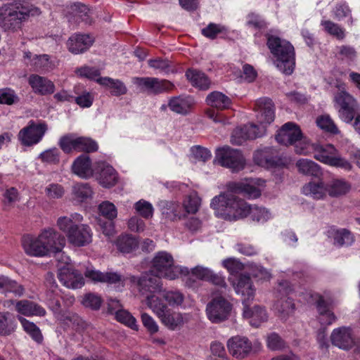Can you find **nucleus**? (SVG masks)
<instances>
[{"label": "nucleus", "instance_id": "obj_1", "mask_svg": "<svg viewBox=\"0 0 360 360\" xmlns=\"http://www.w3.org/2000/svg\"><path fill=\"white\" fill-rule=\"evenodd\" d=\"M259 179H247L240 181H231L227 184L228 191L215 196L210 206L216 214L225 219L237 220L247 217L250 205L238 198L235 193H240L248 198L260 196L261 191L257 186Z\"/></svg>", "mask_w": 360, "mask_h": 360}, {"label": "nucleus", "instance_id": "obj_2", "mask_svg": "<svg viewBox=\"0 0 360 360\" xmlns=\"http://www.w3.org/2000/svg\"><path fill=\"white\" fill-rule=\"evenodd\" d=\"M138 285L140 292L145 297V300L147 297L155 295L160 297L167 304V307L186 308L185 295L179 290L164 289L162 281L158 278L150 275L143 276L139 278Z\"/></svg>", "mask_w": 360, "mask_h": 360}, {"label": "nucleus", "instance_id": "obj_3", "mask_svg": "<svg viewBox=\"0 0 360 360\" xmlns=\"http://www.w3.org/2000/svg\"><path fill=\"white\" fill-rule=\"evenodd\" d=\"M83 217L79 213L60 217L56 221L58 228L65 233L68 242L75 247H84L92 242L93 232L87 224H80Z\"/></svg>", "mask_w": 360, "mask_h": 360}, {"label": "nucleus", "instance_id": "obj_4", "mask_svg": "<svg viewBox=\"0 0 360 360\" xmlns=\"http://www.w3.org/2000/svg\"><path fill=\"white\" fill-rule=\"evenodd\" d=\"M38 8L24 6L18 2L8 3L0 7V25L5 30L15 31L21 27L30 15H38Z\"/></svg>", "mask_w": 360, "mask_h": 360}, {"label": "nucleus", "instance_id": "obj_5", "mask_svg": "<svg viewBox=\"0 0 360 360\" xmlns=\"http://www.w3.org/2000/svg\"><path fill=\"white\" fill-rule=\"evenodd\" d=\"M267 46L276 58L277 68L286 75H291L295 66L293 46L289 41L274 36L268 37Z\"/></svg>", "mask_w": 360, "mask_h": 360}, {"label": "nucleus", "instance_id": "obj_6", "mask_svg": "<svg viewBox=\"0 0 360 360\" xmlns=\"http://www.w3.org/2000/svg\"><path fill=\"white\" fill-rule=\"evenodd\" d=\"M146 275H150L160 281L161 278L174 280L179 276L189 275V269L174 265L172 256L165 251H161L158 252L153 259L149 272L143 274L141 277Z\"/></svg>", "mask_w": 360, "mask_h": 360}, {"label": "nucleus", "instance_id": "obj_7", "mask_svg": "<svg viewBox=\"0 0 360 360\" xmlns=\"http://www.w3.org/2000/svg\"><path fill=\"white\" fill-rule=\"evenodd\" d=\"M146 304L170 330H174L184 323L183 314L169 313L167 304L158 296L153 295L147 297Z\"/></svg>", "mask_w": 360, "mask_h": 360}, {"label": "nucleus", "instance_id": "obj_8", "mask_svg": "<svg viewBox=\"0 0 360 360\" xmlns=\"http://www.w3.org/2000/svg\"><path fill=\"white\" fill-rule=\"evenodd\" d=\"M314 158L328 166L350 171L352 165L349 160L342 157L339 151L331 144L315 145Z\"/></svg>", "mask_w": 360, "mask_h": 360}, {"label": "nucleus", "instance_id": "obj_9", "mask_svg": "<svg viewBox=\"0 0 360 360\" xmlns=\"http://www.w3.org/2000/svg\"><path fill=\"white\" fill-rule=\"evenodd\" d=\"M214 162L233 172L243 169L245 166V159L241 151L227 146L216 150Z\"/></svg>", "mask_w": 360, "mask_h": 360}, {"label": "nucleus", "instance_id": "obj_10", "mask_svg": "<svg viewBox=\"0 0 360 360\" xmlns=\"http://www.w3.org/2000/svg\"><path fill=\"white\" fill-rule=\"evenodd\" d=\"M336 103L340 105L339 117L345 122H350L356 116L354 127L360 134L359 106L356 101L348 93L342 91L335 97Z\"/></svg>", "mask_w": 360, "mask_h": 360}, {"label": "nucleus", "instance_id": "obj_11", "mask_svg": "<svg viewBox=\"0 0 360 360\" xmlns=\"http://www.w3.org/2000/svg\"><path fill=\"white\" fill-rule=\"evenodd\" d=\"M47 131L48 125L45 122L30 120L27 125L20 130L18 139L22 146H32L41 141Z\"/></svg>", "mask_w": 360, "mask_h": 360}, {"label": "nucleus", "instance_id": "obj_12", "mask_svg": "<svg viewBox=\"0 0 360 360\" xmlns=\"http://www.w3.org/2000/svg\"><path fill=\"white\" fill-rule=\"evenodd\" d=\"M132 82L140 91L155 95L169 91L174 86L171 82L157 77H136L132 79Z\"/></svg>", "mask_w": 360, "mask_h": 360}, {"label": "nucleus", "instance_id": "obj_13", "mask_svg": "<svg viewBox=\"0 0 360 360\" xmlns=\"http://www.w3.org/2000/svg\"><path fill=\"white\" fill-rule=\"evenodd\" d=\"M232 310V304L224 297H214L206 306L208 319L214 323L227 320Z\"/></svg>", "mask_w": 360, "mask_h": 360}, {"label": "nucleus", "instance_id": "obj_14", "mask_svg": "<svg viewBox=\"0 0 360 360\" xmlns=\"http://www.w3.org/2000/svg\"><path fill=\"white\" fill-rule=\"evenodd\" d=\"M66 259L67 265L59 267L58 278L60 282L68 288H81L84 285V278L79 271L69 266L70 258L67 257Z\"/></svg>", "mask_w": 360, "mask_h": 360}, {"label": "nucleus", "instance_id": "obj_15", "mask_svg": "<svg viewBox=\"0 0 360 360\" xmlns=\"http://www.w3.org/2000/svg\"><path fill=\"white\" fill-rule=\"evenodd\" d=\"M38 237L47 255L60 252L64 245V237L52 228L43 230Z\"/></svg>", "mask_w": 360, "mask_h": 360}, {"label": "nucleus", "instance_id": "obj_16", "mask_svg": "<svg viewBox=\"0 0 360 360\" xmlns=\"http://www.w3.org/2000/svg\"><path fill=\"white\" fill-rule=\"evenodd\" d=\"M264 126L249 124L235 129L231 134V141L235 145H241L248 139H255L264 135Z\"/></svg>", "mask_w": 360, "mask_h": 360}, {"label": "nucleus", "instance_id": "obj_17", "mask_svg": "<svg viewBox=\"0 0 360 360\" xmlns=\"http://www.w3.org/2000/svg\"><path fill=\"white\" fill-rule=\"evenodd\" d=\"M330 341L334 346L346 351L355 345L352 330L346 326L335 328L331 333Z\"/></svg>", "mask_w": 360, "mask_h": 360}, {"label": "nucleus", "instance_id": "obj_18", "mask_svg": "<svg viewBox=\"0 0 360 360\" xmlns=\"http://www.w3.org/2000/svg\"><path fill=\"white\" fill-rule=\"evenodd\" d=\"M94 174L98 183L105 188L114 186L118 181L119 176L116 170L109 164L101 162L94 166Z\"/></svg>", "mask_w": 360, "mask_h": 360}, {"label": "nucleus", "instance_id": "obj_19", "mask_svg": "<svg viewBox=\"0 0 360 360\" xmlns=\"http://www.w3.org/2000/svg\"><path fill=\"white\" fill-rule=\"evenodd\" d=\"M301 138L302 131L299 126L293 122L283 124L276 136V141L284 146L295 145Z\"/></svg>", "mask_w": 360, "mask_h": 360}, {"label": "nucleus", "instance_id": "obj_20", "mask_svg": "<svg viewBox=\"0 0 360 360\" xmlns=\"http://www.w3.org/2000/svg\"><path fill=\"white\" fill-rule=\"evenodd\" d=\"M253 160L257 165L266 168L281 166L283 164V160L276 155L275 149L271 147L257 150L254 153Z\"/></svg>", "mask_w": 360, "mask_h": 360}, {"label": "nucleus", "instance_id": "obj_21", "mask_svg": "<svg viewBox=\"0 0 360 360\" xmlns=\"http://www.w3.org/2000/svg\"><path fill=\"white\" fill-rule=\"evenodd\" d=\"M229 353L236 359H244L252 350V343L243 336H233L226 343Z\"/></svg>", "mask_w": 360, "mask_h": 360}, {"label": "nucleus", "instance_id": "obj_22", "mask_svg": "<svg viewBox=\"0 0 360 360\" xmlns=\"http://www.w3.org/2000/svg\"><path fill=\"white\" fill-rule=\"evenodd\" d=\"M24 58L29 60V62H26L27 64L32 66L35 71L41 72H49L58 65L57 62L51 60L47 54L32 56V53L27 51L24 53Z\"/></svg>", "mask_w": 360, "mask_h": 360}, {"label": "nucleus", "instance_id": "obj_23", "mask_svg": "<svg viewBox=\"0 0 360 360\" xmlns=\"http://www.w3.org/2000/svg\"><path fill=\"white\" fill-rule=\"evenodd\" d=\"M11 304H14L12 300H7L4 302V307H9ZM15 310L18 313L25 316H44L46 314V310L38 304L23 300L15 302Z\"/></svg>", "mask_w": 360, "mask_h": 360}, {"label": "nucleus", "instance_id": "obj_24", "mask_svg": "<svg viewBox=\"0 0 360 360\" xmlns=\"http://www.w3.org/2000/svg\"><path fill=\"white\" fill-rule=\"evenodd\" d=\"M233 286L236 292L243 297V304L253 300L256 289L249 276L240 274L236 282L233 283Z\"/></svg>", "mask_w": 360, "mask_h": 360}, {"label": "nucleus", "instance_id": "obj_25", "mask_svg": "<svg viewBox=\"0 0 360 360\" xmlns=\"http://www.w3.org/2000/svg\"><path fill=\"white\" fill-rule=\"evenodd\" d=\"M256 117L261 124H270L274 120V107L273 102L268 98H259L255 102Z\"/></svg>", "mask_w": 360, "mask_h": 360}, {"label": "nucleus", "instance_id": "obj_26", "mask_svg": "<svg viewBox=\"0 0 360 360\" xmlns=\"http://www.w3.org/2000/svg\"><path fill=\"white\" fill-rule=\"evenodd\" d=\"M86 278L94 282L108 283L110 284L122 283L124 281V277L116 272H101L92 266H88L84 271Z\"/></svg>", "mask_w": 360, "mask_h": 360}, {"label": "nucleus", "instance_id": "obj_27", "mask_svg": "<svg viewBox=\"0 0 360 360\" xmlns=\"http://www.w3.org/2000/svg\"><path fill=\"white\" fill-rule=\"evenodd\" d=\"M190 274L200 280L209 281L216 285L226 286L224 277L219 274L214 273L212 269L207 267L198 265L189 269V274Z\"/></svg>", "mask_w": 360, "mask_h": 360}, {"label": "nucleus", "instance_id": "obj_28", "mask_svg": "<svg viewBox=\"0 0 360 360\" xmlns=\"http://www.w3.org/2000/svg\"><path fill=\"white\" fill-rule=\"evenodd\" d=\"M93 42V37L89 34H75L69 38L67 46L69 51L79 54L89 49Z\"/></svg>", "mask_w": 360, "mask_h": 360}, {"label": "nucleus", "instance_id": "obj_29", "mask_svg": "<svg viewBox=\"0 0 360 360\" xmlns=\"http://www.w3.org/2000/svg\"><path fill=\"white\" fill-rule=\"evenodd\" d=\"M28 83L33 91L40 95L51 94L55 91V85L52 81L38 75H31L28 78Z\"/></svg>", "mask_w": 360, "mask_h": 360}, {"label": "nucleus", "instance_id": "obj_30", "mask_svg": "<svg viewBox=\"0 0 360 360\" xmlns=\"http://www.w3.org/2000/svg\"><path fill=\"white\" fill-rule=\"evenodd\" d=\"M243 309V317L248 320L249 323L254 327H259L262 323L266 321L268 316L266 309L259 305L249 307L245 303Z\"/></svg>", "mask_w": 360, "mask_h": 360}, {"label": "nucleus", "instance_id": "obj_31", "mask_svg": "<svg viewBox=\"0 0 360 360\" xmlns=\"http://www.w3.org/2000/svg\"><path fill=\"white\" fill-rule=\"evenodd\" d=\"M194 104V100L193 97L190 96L172 97L168 102L169 109L180 115L188 114Z\"/></svg>", "mask_w": 360, "mask_h": 360}, {"label": "nucleus", "instance_id": "obj_32", "mask_svg": "<svg viewBox=\"0 0 360 360\" xmlns=\"http://www.w3.org/2000/svg\"><path fill=\"white\" fill-rule=\"evenodd\" d=\"M327 236L333 240L334 245L340 247L350 245L354 242L352 233L346 229H338L331 226L327 231Z\"/></svg>", "mask_w": 360, "mask_h": 360}, {"label": "nucleus", "instance_id": "obj_33", "mask_svg": "<svg viewBox=\"0 0 360 360\" xmlns=\"http://www.w3.org/2000/svg\"><path fill=\"white\" fill-rule=\"evenodd\" d=\"M162 214L169 221H178L186 217L179 202L161 201L159 203Z\"/></svg>", "mask_w": 360, "mask_h": 360}, {"label": "nucleus", "instance_id": "obj_34", "mask_svg": "<svg viewBox=\"0 0 360 360\" xmlns=\"http://www.w3.org/2000/svg\"><path fill=\"white\" fill-rule=\"evenodd\" d=\"M72 169L82 178L90 177L94 173V168L92 169L91 160L86 154L81 155L74 161Z\"/></svg>", "mask_w": 360, "mask_h": 360}, {"label": "nucleus", "instance_id": "obj_35", "mask_svg": "<svg viewBox=\"0 0 360 360\" xmlns=\"http://www.w3.org/2000/svg\"><path fill=\"white\" fill-rule=\"evenodd\" d=\"M22 247L25 253L32 257H44L48 255L39 237L24 236Z\"/></svg>", "mask_w": 360, "mask_h": 360}, {"label": "nucleus", "instance_id": "obj_36", "mask_svg": "<svg viewBox=\"0 0 360 360\" xmlns=\"http://www.w3.org/2000/svg\"><path fill=\"white\" fill-rule=\"evenodd\" d=\"M331 303L322 297H319L316 302L319 311V319L322 326H329L336 321V316L330 309Z\"/></svg>", "mask_w": 360, "mask_h": 360}, {"label": "nucleus", "instance_id": "obj_37", "mask_svg": "<svg viewBox=\"0 0 360 360\" xmlns=\"http://www.w3.org/2000/svg\"><path fill=\"white\" fill-rule=\"evenodd\" d=\"M302 193L314 200H323L327 195V185L321 181H310L302 187Z\"/></svg>", "mask_w": 360, "mask_h": 360}, {"label": "nucleus", "instance_id": "obj_38", "mask_svg": "<svg viewBox=\"0 0 360 360\" xmlns=\"http://www.w3.org/2000/svg\"><path fill=\"white\" fill-rule=\"evenodd\" d=\"M274 309L278 316L285 321L294 314L295 304L290 297L281 298L275 302Z\"/></svg>", "mask_w": 360, "mask_h": 360}, {"label": "nucleus", "instance_id": "obj_39", "mask_svg": "<svg viewBox=\"0 0 360 360\" xmlns=\"http://www.w3.org/2000/svg\"><path fill=\"white\" fill-rule=\"evenodd\" d=\"M208 105L219 110H224L231 108V99L222 92L214 91L209 94L206 98Z\"/></svg>", "mask_w": 360, "mask_h": 360}, {"label": "nucleus", "instance_id": "obj_40", "mask_svg": "<svg viewBox=\"0 0 360 360\" xmlns=\"http://www.w3.org/2000/svg\"><path fill=\"white\" fill-rule=\"evenodd\" d=\"M96 82L110 89L112 95L119 96L124 95L127 91L125 84L120 79H115L108 77H99L96 79Z\"/></svg>", "mask_w": 360, "mask_h": 360}, {"label": "nucleus", "instance_id": "obj_41", "mask_svg": "<svg viewBox=\"0 0 360 360\" xmlns=\"http://www.w3.org/2000/svg\"><path fill=\"white\" fill-rule=\"evenodd\" d=\"M186 76L193 86L200 89L206 90L210 86V79L201 71L189 69L186 72Z\"/></svg>", "mask_w": 360, "mask_h": 360}, {"label": "nucleus", "instance_id": "obj_42", "mask_svg": "<svg viewBox=\"0 0 360 360\" xmlns=\"http://www.w3.org/2000/svg\"><path fill=\"white\" fill-rule=\"evenodd\" d=\"M17 322L15 316L8 312H0V335L7 336L15 332Z\"/></svg>", "mask_w": 360, "mask_h": 360}, {"label": "nucleus", "instance_id": "obj_43", "mask_svg": "<svg viewBox=\"0 0 360 360\" xmlns=\"http://www.w3.org/2000/svg\"><path fill=\"white\" fill-rule=\"evenodd\" d=\"M115 245L120 252L129 253L137 248L139 243L131 235L122 234L115 240Z\"/></svg>", "mask_w": 360, "mask_h": 360}, {"label": "nucleus", "instance_id": "obj_44", "mask_svg": "<svg viewBox=\"0 0 360 360\" xmlns=\"http://www.w3.org/2000/svg\"><path fill=\"white\" fill-rule=\"evenodd\" d=\"M296 166L303 174L313 176H319L321 174L320 166L311 160L300 159L297 162Z\"/></svg>", "mask_w": 360, "mask_h": 360}, {"label": "nucleus", "instance_id": "obj_45", "mask_svg": "<svg viewBox=\"0 0 360 360\" xmlns=\"http://www.w3.org/2000/svg\"><path fill=\"white\" fill-rule=\"evenodd\" d=\"M18 319L20 322L23 330L37 343L43 341V335L40 329L33 323L20 315L18 316Z\"/></svg>", "mask_w": 360, "mask_h": 360}, {"label": "nucleus", "instance_id": "obj_46", "mask_svg": "<svg viewBox=\"0 0 360 360\" xmlns=\"http://www.w3.org/2000/svg\"><path fill=\"white\" fill-rule=\"evenodd\" d=\"M350 186L343 179H333L327 184V193L332 197H338L346 194Z\"/></svg>", "mask_w": 360, "mask_h": 360}, {"label": "nucleus", "instance_id": "obj_47", "mask_svg": "<svg viewBox=\"0 0 360 360\" xmlns=\"http://www.w3.org/2000/svg\"><path fill=\"white\" fill-rule=\"evenodd\" d=\"M201 199L195 191L186 195L183 200V207L187 214L196 213L200 206Z\"/></svg>", "mask_w": 360, "mask_h": 360}, {"label": "nucleus", "instance_id": "obj_48", "mask_svg": "<svg viewBox=\"0 0 360 360\" xmlns=\"http://www.w3.org/2000/svg\"><path fill=\"white\" fill-rule=\"evenodd\" d=\"M248 216L252 221L263 223L269 220L271 218V214L265 207L257 205H250L248 211Z\"/></svg>", "mask_w": 360, "mask_h": 360}, {"label": "nucleus", "instance_id": "obj_49", "mask_svg": "<svg viewBox=\"0 0 360 360\" xmlns=\"http://www.w3.org/2000/svg\"><path fill=\"white\" fill-rule=\"evenodd\" d=\"M321 25L323 27L325 32L337 39L343 40L345 39V30L338 24L330 20H321Z\"/></svg>", "mask_w": 360, "mask_h": 360}, {"label": "nucleus", "instance_id": "obj_50", "mask_svg": "<svg viewBox=\"0 0 360 360\" xmlns=\"http://www.w3.org/2000/svg\"><path fill=\"white\" fill-rule=\"evenodd\" d=\"M228 33V29L223 25L211 22L202 30V34L207 38L214 39L219 34Z\"/></svg>", "mask_w": 360, "mask_h": 360}, {"label": "nucleus", "instance_id": "obj_51", "mask_svg": "<svg viewBox=\"0 0 360 360\" xmlns=\"http://www.w3.org/2000/svg\"><path fill=\"white\" fill-rule=\"evenodd\" d=\"M115 318L117 321L133 330H138L139 326L136 323V319L128 311L124 309L116 311Z\"/></svg>", "mask_w": 360, "mask_h": 360}, {"label": "nucleus", "instance_id": "obj_52", "mask_svg": "<svg viewBox=\"0 0 360 360\" xmlns=\"http://www.w3.org/2000/svg\"><path fill=\"white\" fill-rule=\"evenodd\" d=\"M98 144L96 141L86 137H76L77 151H84L86 153L94 152L98 150Z\"/></svg>", "mask_w": 360, "mask_h": 360}, {"label": "nucleus", "instance_id": "obj_53", "mask_svg": "<svg viewBox=\"0 0 360 360\" xmlns=\"http://www.w3.org/2000/svg\"><path fill=\"white\" fill-rule=\"evenodd\" d=\"M72 193L75 198L79 200L84 201L92 196L93 191L90 186L87 184H77L73 186Z\"/></svg>", "mask_w": 360, "mask_h": 360}, {"label": "nucleus", "instance_id": "obj_54", "mask_svg": "<svg viewBox=\"0 0 360 360\" xmlns=\"http://www.w3.org/2000/svg\"><path fill=\"white\" fill-rule=\"evenodd\" d=\"M136 212L145 219H150L153 215V207L152 204L145 200L137 201L134 206Z\"/></svg>", "mask_w": 360, "mask_h": 360}, {"label": "nucleus", "instance_id": "obj_55", "mask_svg": "<svg viewBox=\"0 0 360 360\" xmlns=\"http://www.w3.org/2000/svg\"><path fill=\"white\" fill-rule=\"evenodd\" d=\"M44 193L48 199L56 200L61 198L63 196L65 190L62 185L51 183L45 187Z\"/></svg>", "mask_w": 360, "mask_h": 360}, {"label": "nucleus", "instance_id": "obj_56", "mask_svg": "<svg viewBox=\"0 0 360 360\" xmlns=\"http://www.w3.org/2000/svg\"><path fill=\"white\" fill-rule=\"evenodd\" d=\"M71 10L74 15L80 18L82 21L85 22L86 23L91 22V10L86 5L80 3H76L71 6Z\"/></svg>", "mask_w": 360, "mask_h": 360}, {"label": "nucleus", "instance_id": "obj_57", "mask_svg": "<svg viewBox=\"0 0 360 360\" xmlns=\"http://www.w3.org/2000/svg\"><path fill=\"white\" fill-rule=\"evenodd\" d=\"M266 345L271 351H279L285 348V342L276 333H271L266 337Z\"/></svg>", "mask_w": 360, "mask_h": 360}, {"label": "nucleus", "instance_id": "obj_58", "mask_svg": "<svg viewBox=\"0 0 360 360\" xmlns=\"http://www.w3.org/2000/svg\"><path fill=\"white\" fill-rule=\"evenodd\" d=\"M60 151L56 148L46 150L39 155L38 158L43 162L58 164L60 161Z\"/></svg>", "mask_w": 360, "mask_h": 360}, {"label": "nucleus", "instance_id": "obj_59", "mask_svg": "<svg viewBox=\"0 0 360 360\" xmlns=\"http://www.w3.org/2000/svg\"><path fill=\"white\" fill-rule=\"evenodd\" d=\"M99 212L108 220L112 221L117 216V210L115 205L109 201H104L99 205Z\"/></svg>", "mask_w": 360, "mask_h": 360}, {"label": "nucleus", "instance_id": "obj_60", "mask_svg": "<svg viewBox=\"0 0 360 360\" xmlns=\"http://www.w3.org/2000/svg\"><path fill=\"white\" fill-rule=\"evenodd\" d=\"M317 125L322 129L332 134H338L339 130L328 115H323L316 120Z\"/></svg>", "mask_w": 360, "mask_h": 360}, {"label": "nucleus", "instance_id": "obj_61", "mask_svg": "<svg viewBox=\"0 0 360 360\" xmlns=\"http://www.w3.org/2000/svg\"><path fill=\"white\" fill-rule=\"evenodd\" d=\"M18 101L19 98L14 90L10 88L0 89V104L11 105Z\"/></svg>", "mask_w": 360, "mask_h": 360}, {"label": "nucleus", "instance_id": "obj_62", "mask_svg": "<svg viewBox=\"0 0 360 360\" xmlns=\"http://www.w3.org/2000/svg\"><path fill=\"white\" fill-rule=\"evenodd\" d=\"M191 151L193 157L199 162H205L212 157V153L207 148L200 146L192 147Z\"/></svg>", "mask_w": 360, "mask_h": 360}, {"label": "nucleus", "instance_id": "obj_63", "mask_svg": "<svg viewBox=\"0 0 360 360\" xmlns=\"http://www.w3.org/2000/svg\"><path fill=\"white\" fill-rule=\"evenodd\" d=\"M73 100L79 107L85 108H89L92 105L94 96L91 93L84 91L81 94L74 97Z\"/></svg>", "mask_w": 360, "mask_h": 360}, {"label": "nucleus", "instance_id": "obj_64", "mask_svg": "<svg viewBox=\"0 0 360 360\" xmlns=\"http://www.w3.org/2000/svg\"><path fill=\"white\" fill-rule=\"evenodd\" d=\"M75 72L80 77H86L88 79H94L96 81L98 78H99L98 76L101 74L98 69L89 66H83L77 68L75 70Z\"/></svg>", "mask_w": 360, "mask_h": 360}]
</instances>
